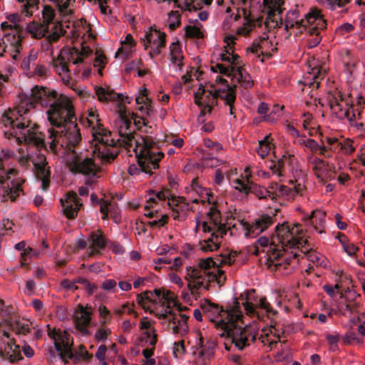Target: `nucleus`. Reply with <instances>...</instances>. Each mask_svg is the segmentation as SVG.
Wrapping results in <instances>:
<instances>
[{"label": "nucleus", "mask_w": 365, "mask_h": 365, "mask_svg": "<svg viewBox=\"0 0 365 365\" xmlns=\"http://www.w3.org/2000/svg\"><path fill=\"white\" fill-rule=\"evenodd\" d=\"M33 163L36 169V177L41 181V188L46 190L50 185L51 172L46 157L43 155H38Z\"/></svg>", "instance_id": "nucleus-28"}, {"label": "nucleus", "mask_w": 365, "mask_h": 365, "mask_svg": "<svg viewBox=\"0 0 365 365\" xmlns=\"http://www.w3.org/2000/svg\"><path fill=\"white\" fill-rule=\"evenodd\" d=\"M216 264L217 262L214 261L212 258L207 257L200 260L196 267L205 270L206 275H208L213 267L216 266Z\"/></svg>", "instance_id": "nucleus-59"}, {"label": "nucleus", "mask_w": 365, "mask_h": 365, "mask_svg": "<svg viewBox=\"0 0 365 365\" xmlns=\"http://www.w3.org/2000/svg\"><path fill=\"white\" fill-rule=\"evenodd\" d=\"M135 156H136V158L138 160V163L136 165L135 164L130 165L128 170V173L131 175H138L140 173H145V174L151 175L153 170H155V169L158 168V163L163 158H160L159 160H158L155 162L156 167L153 168V167L149 166L150 165L149 164H150V162L151 163L152 158H153V157H155L154 155L149 154V156H148L149 159L147 160V163H145L144 166H141V165H140L138 157L136 155H135Z\"/></svg>", "instance_id": "nucleus-39"}, {"label": "nucleus", "mask_w": 365, "mask_h": 365, "mask_svg": "<svg viewBox=\"0 0 365 365\" xmlns=\"http://www.w3.org/2000/svg\"><path fill=\"white\" fill-rule=\"evenodd\" d=\"M185 279L187 281V287L192 294L196 293L202 288L205 289L208 288L207 275H206L205 271L196 266L186 267Z\"/></svg>", "instance_id": "nucleus-19"}, {"label": "nucleus", "mask_w": 365, "mask_h": 365, "mask_svg": "<svg viewBox=\"0 0 365 365\" xmlns=\"http://www.w3.org/2000/svg\"><path fill=\"white\" fill-rule=\"evenodd\" d=\"M356 304L352 302L347 303L342 299L339 304V311L345 317H349L355 312Z\"/></svg>", "instance_id": "nucleus-55"}, {"label": "nucleus", "mask_w": 365, "mask_h": 365, "mask_svg": "<svg viewBox=\"0 0 365 365\" xmlns=\"http://www.w3.org/2000/svg\"><path fill=\"white\" fill-rule=\"evenodd\" d=\"M208 282L212 281H217V283H222L225 280V275L224 271L220 269L219 267L216 266L210 271L207 275Z\"/></svg>", "instance_id": "nucleus-54"}, {"label": "nucleus", "mask_w": 365, "mask_h": 365, "mask_svg": "<svg viewBox=\"0 0 365 365\" xmlns=\"http://www.w3.org/2000/svg\"><path fill=\"white\" fill-rule=\"evenodd\" d=\"M307 63V71L304 78V83L309 86H312L313 87L318 88L319 81L317 80L324 76L326 69L318 66L315 63L314 59L309 60Z\"/></svg>", "instance_id": "nucleus-30"}, {"label": "nucleus", "mask_w": 365, "mask_h": 365, "mask_svg": "<svg viewBox=\"0 0 365 365\" xmlns=\"http://www.w3.org/2000/svg\"><path fill=\"white\" fill-rule=\"evenodd\" d=\"M327 26V21L321 10L313 7L304 15L302 33L309 48L317 46L322 40L321 31Z\"/></svg>", "instance_id": "nucleus-10"}, {"label": "nucleus", "mask_w": 365, "mask_h": 365, "mask_svg": "<svg viewBox=\"0 0 365 365\" xmlns=\"http://www.w3.org/2000/svg\"><path fill=\"white\" fill-rule=\"evenodd\" d=\"M201 308L205 317L211 322H215L216 327L220 329H221V327L219 325V323L221 320H230V317H227V313L233 309L232 307L227 311H224L217 304L212 303L210 301L204 302L201 305Z\"/></svg>", "instance_id": "nucleus-23"}, {"label": "nucleus", "mask_w": 365, "mask_h": 365, "mask_svg": "<svg viewBox=\"0 0 365 365\" xmlns=\"http://www.w3.org/2000/svg\"><path fill=\"white\" fill-rule=\"evenodd\" d=\"M202 229L205 234L203 240L199 243L200 250L203 252H214L219 249L221 239L227 232L225 223L222 222L220 212L214 206L207 212L206 218L200 224L197 222L195 231Z\"/></svg>", "instance_id": "nucleus-7"}, {"label": "nucleus", "mask_w": 365, "mask_h": 365, "mask_svg": "<svg viewBox=\"0 0 365 365\" xmlns=\"http://www.w3.org/2000/svg\"><path fill=\"white\" fill-rule=\"evenodd\" d=\"M235 261V254L234 253H226L221 255L216 258L217 262L216 266L220 267L222 265H231Z\"/></svg>", "instance_id": "nucleus-58"}, {"label": "nucleus", "mask_w": 365, "mask_h": 365, "mask_svg": "<svg viewBox=\"0 0 365 365\" xmlns=\"http://www.w3.org/2000/svg\"><path fill=\"white\" fill-rule=\"evenodd\" d=\"M230 76H232L242 87L246 89L251 88L254 86V81L245 69L242 63L232 71V74Z\"/></svg>", "instance_id": "nucleus-35"}, {"label": "nucleus", "mask_w": 365, "mask_h": 365, "mask_svg": "<svg viewBox=\"0 0 365 365\" xmlns=\"http://www.w3.org/2000/svg\"><path fill=\"white\" fill-rule=\"evenodd\" d=\"M158 202L155 194L146 200L144 205L145 215L151 219L147 222V225L152 228L156 229L165 225L168 220V216L166 214L160 212L156 208Z\"/></svg>", "instance_id": "nucleus-20"}, {"label": "nucleus", "mask_w": 365, "mask_h": 365, "mask_svg": "<svg viewBox=\"0 0 365 365\" xmlns=\"http://www.w3.org/2000/svg\"><path fill=\"white\" fill-rule=\"evenodd\" d=\"M88 240L92 255L99 253L101 250H104L108 243L103 232L99 230L92 232L89 235Z\"/></svg>", "instance_id": "nucleus-36"}, {"label": "nucleus", "mask_w": 365, "mask_h": 365, "mask_svg": "<svg viewBox=\"0 0 365 365\" xmlns=\"http://www.w3.org/2000/svg\"><path fill=\"white\" fill-rule=\"evenodd\" d=\"M308 160L314 175L322 182L327 180L329 174L328 163L315 156L309 157Z\"/></svg>", "instance_id": "nucleus-33"}, {"label": "nucleus", "mask_w": 365, "mask_h": 365, "mask_svg": "<svg viewBox=\"0 0 365 365\" xmlns=\"http://www.w3.org/2000/svg\"><path fill=\"white\" fill-rule=\"evenodd\" d=\"M24 181L16 168L0 162V195L6 200L14 201L20 195Z\"/></svg>", "instance_id": "nucleus-8"}, {"label": "nucleus", "mask_w": 365, "mask_h": 365, "mask_svg": "<svg viewBox=\"0 0 365 365\" xmlns=\"http://www.w3.org/2000/svg\"><path fill=\"white\" fill-rule=\"evenodd\" d=\"M138 304L143 309L164 320L175 334L183 336L188 332V317L177 307V296L164 289L145 291L137 297Z\"/></svg>", "instance_id": "nucleus-2"}, {"label": "nucleus", "mask_w": 365, "mask_h": 365, "mask_svg": "<svg viewBox=\"0 0 365 365\" xmlns=\"http://www.w3.org/2000/svg\"><path fill=\"white\" fill-rule=\"evenodd\" d=\"M283 334L284 330L281 325L277 322H272L269 327L262 329L259 340L264 346L272 349L279 341Z\"/></svg>", "instance_id": "nucleus-25"}, {"label": "nucleus", "mask_w": 365, "mask_h": 365, "mask_svg": "<svg viewBox=\"0 0 365 365\" xmlns=\"http://www.w3.org/2000/svg\"><path fill=\"white\" fill-rule=\"evenodd\" d=\"M170 190L163 189L155 193L158 201L163 202L168 200L167 204L173 209L172 216L175 220L183 219L188 211V203L184 201L182 197H171Z\"/></svg>", "instance_id": "nucleus-17"}, {"label": "nucleus", "mask_w": 365, "mask_h": 365, "mask_svg": "<svg viewBox=\"0 0 365 365\" xmlns=\"http://www.w3.org/2000/svg\"><path fill=\"white\" fill-rule=\"evenodd\" d=\"M236 40L237 37L234 35L224 38V48L218 53L217 63L211 66L213 72L230 76L232 71L242 63L240 56L234 53Z\"/></svg>", "instance_id": "nucleus-11"}, {"label": "nucleus", "mask_w": 365, "mask_h": 365, "mask_svg": "<svg viewBox=\"0 0 365 365\" xmlns=\"http://www.w3.org/2000/svg\"><path fill=\"white\" fill-rule=\"evenodd\" d=\"M227 317H230V320H221L219 323L222 330V332L220 334L221 336L230 337L232 343L240 350H242L255 341L258 333L257 324H249L244 328H241L237 324L238 320L242 317L239 308L238 302H235V306L227 313Z\"/></svg>", "instance_id": "nucleus-6"}, {"label": "nucleus", "mask_w": 365, "mask_h": 365, "mask_svg": "<svg viewBox=\"0 0 365 365\" xmlns=\"http://www.w3.org/2000/svg\"><path fill=\"white\" fill-rule=\"evenodd\" d=\"M325 215L326 213L324 211L320 210H315L312 212L310 215L307 216V217H304V220L312 221V224H313L315 230L319 233H322V230H318L317 225L321 226L324 222Z\"/></svg>", "instance_id": "nucleus-46"}, {"label": "nucleus", "mask_w": 365, "mask_h": 365, "mask_svg": "<svg viewBox=\"0 0 365 365\" xmlns=\"http://www.w3.org/2000/svg\"><path fill=\"white\" fill-rule=\"evenodd\" d=\"M272 141V139L269 135H267L263 140H259L257 152L262 158H265L272 151L274 146Z\"/></svg>", "instance_id": "nucleus-47"}, {"label": "nucleus", "mask_w": 365, "mask_h": 365, "mask_svg": "<svg viewBox=\"0 0 365 365\" xmlns=\"http://www.w3.org/2000/svg\"><path fill=\"white\" fill-rule=\"evenodd\" d=\"M251 173L249 167L245 168V175L233 181L234 187L240 192L248 194L251 190L252 183L250 181Z\"/></svg>", "instance_id": "nucleus-42"}, {"label": "nucleus", "mask_w": 365, "mask_h": 365, "mask_svg": "<svg viewBox=\"0 0 365 365\" xmlns=\"http://www.w3.org/2000/svg\"><path fill=\"white\" fill-rule=\"evenodd\" d=\"M276 236L272 238L267 264L272 269H287V266L297 261V252H288L289 248H303L307 243L302 229L298 224L283 222L275 229Z\"/></svg>", "instance_id": "nucleus-3"}, {"label": "nucleus", "mask_w": 365, "mask_h": 365, "mask_svg": "<svg viewBox=\"0 0 365 365\" xmlns=\"http://www.w3.org/2000/svg\"><path fill=\"white\" fill-rule=\"evenodd\" d=\"M38 103L42 107H48L46 111L48 121L61 131L51 128L48 130V143L51 150H56L58 144L68 143L76 144L81 140L80 130L76 123L72 101L66 95L58 96L54 90L42 86L32 88L29 97H21L19 103L13 110L6 112L1 118L5 127H10L11 135L19 134L24 141L37 146L44 145V138L38 127L27 117L31 109Z\"/></svg>", "instance_id": "nucleus-1"}, {"label": "nucleus", "mask_w": 365, "mask_h": 365, "mask_svg": "<svg viewBox=\"0 0 365 365\" xmlns=\"http://www.w3.org/2000/svg\"><path fill=\"white\" fill-rule=\"evenodd\" d=\"M168 26L170 29H175L180 26V19L178 11H170L168 16Z\"/></svg>", "instance_id": "nucleus-64"}, {"label": "nucleus", "mask_w": 365, "mask_h": 365, "mask_svg": "<svg viewBox=\"0 0 365 365\" xmlns=\"http://www.w3.org/2000/svg\"><path fill=\"white\" fill-rule=\"evenodd\" d=\"M186 190L187 201L195 203L201 202L203 205L207 204L209 206L207 212L212 206L217 209L215 205L212 204L214 199L210 191L201 186L197 178L192 180V183Z\"/></svg>", "instance_id": "nucleus-18"}, {"label": "nucleus", "mask_w": 365, "mask_h": 365, "mask_svg": "<svg viewBox=\"0 0 365 365\" xmlns=\"http://www.w3.org/2000/svg\"><path fill=\"white\" fill-rule=\"evenodd\" d=\"M80 140L76 144H71L66 143L63 145L58 144L56 150H51L53 153H56L58 150V148L66 147L68 150V156L66 159L68 167L71 172L73 173H79L83 175H94L98 168L94 163L93 160L91 158L83 157L81 155L76 153L72 149L76 145H77Z\"/></svg>", "instance_id": "nucleus-12"}, {"label": "nucleus", "mask_w": 365, "mask_h": 365, "mask_svg": "<svg viewBox=\"0 0 365 365\" xmlns=\"http://www.w3.org/2000/svg\"><path fill=\"white\" fill-rule=\"evenodd\" d=\"M137 110H139L143 115L149 116L153 113L152 101L148 97V90L142 88L139 90V93L135 98Z\"/></svg>", "instance_id": "nucleus-34"}, {"label": "nucleus", "mask_w": 365, "mask_h": 365, "mask_svg": "<svg viewBox=\"0 0 365 365\" xmlns=\"http://www.w3.org/2000/svg\"><path fill=\"white\" fill-rule=\"evenodd\" d=\"M250 192H252L259 199H265L267 197L271 198V192L269 191V186L266 188L259 185L252 184L251 190Z\"/></svg>", "instance_id": "nucleus-52"}, {"label": "nucleus", "mask_w": 365, "mask_h": 365, "mask_svg": "<svg viewBox=\"0 0 365 365\" xmlns=\"http://www.w3.org/2000/svg\"><path fill=\"white\" fill-rule=\"evenodd\" d=\"M253 53L260 52L262 55L271 56L272 53L277 50L276 44H274L268 37L260 38L259 42L257 44L253 43L250 48Z\"/></svg>", "instance_id": "nucleus-37"}, {"label": "nucleus", "mask_w": 365, "mask_h": 365, "mask_svg": "<svg viewBox=\"0 0 365 365\" xmlns=\"http://www.w3.org/2000/svg\"><path fill=\"white\" fill-rule=\"evenodd\" d=\"M318 2L331 10L344 7L349 2V0H317Z\"/></svg>", "instance_id": "nucleus-56"}, {"label": "nucleus", "mask_w": 365, "mask_h": 365, "mask_svg": "<svg viewBox=\"0 0 365 365\" xmlns=\"http://www.w3.org/2000/svg\"><path fill=\"white\" fill-rule=\"evenodd\" d=\"M344 342L346 344L352 346L360 345L362 344V339L359 337L354 332L349 331L344 337Z\"/></svg>", "instance_id": "nucleus-61"}, {"label": "nucleus", "mask_w": 365, "mask_h": 365, "mask_svg": "<svg viewBox=\"0 0 365 365\" xmlns=\"http://www.w3.org/2000/svg\"><path fill=\"white\" fill-rule=\"evenodd\" d=\"M1 339L4 340V342L6 341V345L4 346L2 353H0L1 355L5 356L11 362L22 359L20 346L16 344V341L10 337L8 332L2 331Z\"/></svg>", "instance_id": "nucleus-29"}, {"label": "nucleus", "mask_w": 365, "mask_h": 365, "mask_svg": "<svg viewBox=\"0 0 365 365\" xmlns=\"http://www.w3.org/2000/svg\"><path fill=\"white\" fill-rule=\"evenodd\" d=\"M199 4L197 0H180L178 7L189 11H196Z\"/></svg>", "instance_id": "nucleus-63"}, {"label": "nucleus", "mask_w": 365, "mask_h": 365, "mask_svg": "<svg viewBox=\"0 0 365 365\" xmlns=\"http://www.w3.org/2000/svg\"><path fill=\"white\" fill-rule=\"evenodd\" d=\"M86 122L88 127L90 128L94 141L106 145L113 144L110 132L106 130L101 124L98 114L96 109L90 108L88 110Z\"/></svg>", "instance_id": "nucleus-15"}, {"label": "nucleus", "mask_w": 365, "mask_h": 365, "mask_svg": "<svg viewBox=\"0 0 365 365\" xmlns=\"http://www.w3.org/2000/svg\"><path fill=\"white\" fill-rule=\"evenodd\" d=\"M131 115L132 113L129 111L121 108L119 110L118 117L115 121V126L120 135L118 141L128 151L133 148V152L138 157L141 166H144L147 163L149 154L154 155L155 157H153L149 166L155 168L156 167L155 162L160 158H163L164 154L160 150L158 144L151 137L132 133Z\"/></svg>", "instance_id": "nucleus-4"}, {"label": "nucleus", "mask_w": 365, "mask_h": 365, "mask_svg": "<svg viewBox=\"0 0 365 365\" xmlns=\"http://www.w3.org/2000/svg\"><path fill=\"white\" fill-rule=\"evenodd\" d=\"M18 152L19 153V155H16V158L19 163L24 167L29 165L30 155L29 154L27 147L26 145L21 146L18 149Z\"/></svg>", "instance_id": "nucleus-57"}, {"label": "nucleus", "mask_w": 365, "mask_h": 365, "mask_svg": "<svg viewBox=\"0 0 365 365\" xmlns=\"http://www.w3.org/2000/svg\"><path fill=\"white\" fill-rule=\"evenodd\" d=\"M195 103L202 108L201 115L210 113L213 106L216 104L214 91H206L201 84L195 93Z\"/></svg>", "instance_id": "nucleus-24"}, {"label": "nucleus", "mask_w": 365, "mask_h": 365, "mask_svg": "<svg viewBox=\"0 0 365 365\" xmlns=\"http://www.w3.org/2000/svg\"><path fill=\"white\" fill-rule=\"evenodd\" d=\"M63 32L62 25L59 23L55 24L51 29V33L48 36V41L51 42L56 41L63 34Z\"/></svg>", "instance_id": "nucleus-60"}, {"label": "nucleus", "mask_w": 365, "mask_h": 365, "mask_svg": "<svg viewBox=\"0 0 365 365\" xmlns=\"http://www.w3.org/2000/svg\"><path fill=\"white\" fill-rule=\"evenodd\" d=\"M231 1L233 4L237 6V14L235 16V21L242 17H247L251 15V0H231Z\"/></svg>", "instance_id": "nucleus-43"}, {"label": "nucleus", "mask_w": 365, "mask_h": 365, "mask_svg": "<svg viewBox=\"0 0 365 365\" xmlns=\"http://www.w3.org/2000/svg\"><path fill=\"white\" fill-rule=\"evenodd\" d=\"M339 240L343 247L344 250L350 256L354 255L358 251V247L352 242H350L346 236L341 235Z\"/></svg>", "instance_id": "nucleus-53"}, {"label": "nucleus", "mask_w": 365, "mask_h": 365, "mask_svg": "<svg viewBox=\"0 0 365 365\" xmlns=\"http://www.w3.org/2000/svg\"><path fill=\"white\" fill-rule=\"evenodd\" d=\"M282 161L278 160L277 161L272 160L268 164V168L271 170L273 175H276L279 177L282 176Z\"/></svg>", "instance_id": "nucleus-62"}, {"label": "nucleus", "mask_w": 365, "mask_h": 365, "mask_svg": "<svg viewBox=\"0 0 365 365\" xmlns=\"http://www.w3.org/2000/svg\"><path fill=\"white\" fill-rule=\"evenodd\" d=\"M92 310L91 307L78 304L73 314L75 327L83 334H88V327L91 320Z\"/></svg>", "instance_id": "nucleus-27"}, {"label": "nucleus", "mask_w": 365, "mask_h": 365, "mask_svg": "<svg viewBox=\"0 0 365 365\" xmlns=\"http://www.w3.org/2000/svg\"><path fill=\"white\" fill-rule=\"evenodd\" d=\"M303 19H300L299 12L297 9H292L287 13L284 26L287 31L296 29L299 33H302Z\"/></svg>", "instance_id": "nucleus-38"}, {"label": "nucleus", "mask_w": 365, "mask_h": 365, "mask_svg": "<svg viewBox=\"0 0 365 365\" xmlns=\"http://www.w3.org/2000/svg\"><path fill=\"white\" fill-rule=\"evenodd\" d=\"M18 1L22 4L23 12L27 16H31L38 9L39 0H18Z\"/></svg>", "instance_id": "nucleus-51"}, {"label": "nucleus", "mask_w": 365, "mask_h": 365, "mask_svg": "<svg viewBox=\"0 0 365 365\" xmlns=\"http://www.w3.org/2000/svg\"><path fill=\"white\" fill-rule=\"evenodd\" d=\"M328 105L332 115L341 120H347L351 125L362 126V119L365 101L356 92L343 94L335 90L328 93Z\"/></svg>", "instance_id": "nucleus-5"}, {"label": "nucleus", "mask_w": 365, "mask_h": 365, "mask_svg": "<svg viewBox=\"0 0 365 365\" xmlns=\"http://www.w3.org/2000/svg\"><path fill=\"white\" fill-rule=\"evenodd\" d=\"M26 29L33 38H41L48 31V26L46 24L33 21L28 24Z\"/></svg>", "instance_id": "nucleus-44"}, {"label": "nucleus", "mask_w": 365, "mask_h": 365, "mask_svg": "<svg viewBox=\"0 0 365 365\" xmlns=\"http://www.w3.org/2000/svg\"><path fill=\"white\" fill-rule=\"evenodd\" d=\"M91 52V49L83 44L81 45V51L75 47H65L61 49L58 57L53 60V68L56 73L61 78L62 81L68 83L70 80V71L68 67V62L72 61L73 64L81 63Z\"/></svg>", "instance_id": "nucleus-9"}, {"label": "nucleus", "mask_w": 365, "mask_h": 365, "mask_svg": "<svg viewBox=\"0 0 365 365\" xmlns=\"http://www.w3.org/2000/svg\"><path fill=\"white\" fill-rule=\"evenodd\" d=\"M46 327L48 329V335L53 340L57 351H59L61 355L63 357L71 359L73 357V353L71 351L73 341L69 334L66 331L61 330L60 329H51L49 324Z\"/></svg>", "instance_id": "nucleus-16"}, {"label": "nucleus", "mask_w": 365, "mask_h": 365, "mask_svg": "<svg viewBox=\"0 0 365 365\" xmlns=\"http://www.w3.org/2000/svg\"><path fill=\"white\" fill-rule=\"evenodd\" d=\"M282 0H263V11L267 13V19L274 24L273 26L282 24V18L279 15L282 12Z\"/></svg>", "instance_id": "nucleus-31"}, {"label": "nucleus", "mask_w": 365, "mask_h": 365, "mask_svg": "<svg viewBox=\"0 0 365 365\" xmlns=\"http://www.w3.org/2000/svg\"><path fill=\"white\" fill-rule=\"evenodd\" d=\"M340 142L341 140H339L337 138L335 137L327 136L322 138L321 139V155H327V157H330L331 155L329 154V152H339Z\"/></svg>", "instance_id": "nucleus-40"}, {"label": "nucleus", "mask_w": 365, "mask_h": 365, "mask_svg": "<svg viewBox=\"0 0 365 365\" xmlns=\"http://www.w3.org/2000/svg\"><path fill=\"white\" fill-rule=\"evenodd\" d=\"M184 56L178 41L173 42L169 46V59L172 64L180 69Z\"/></svg>", "instance_id": "nucleus-41"}, {"label": "nucleus", "mask_w": 365, "mask_h": 365, "mask_svg": "<svg viewBox=\"0 0 365 365\" xmlns=\"http://www.w3.org/2000/svg\"><path fill=\"white\" fill-rule=\"evenodd\" d=\"M139 328L141 330H148L150 331V334L152 336L149 340V344L152 346H155L157 342V334L155 333V330L153 327L151 321H150L148 317L142 318L139 323Z\"/></svg>", "instance_id": "nucleus-49"}, {"label": "nucleus", "mask_w": 365, "mask_h": 365, "mask_svg": "<svg viewBox=\"0 0 365 365\" xmlns=\"http://www.w3.org/2000/svg\"><path fill=\"white\" fill-rule=\"evenodd\" d=\"M273 223V217L266 214L255 218L251 225L247 222H241V225L245 230V235L248 237H256L269 228Z\"/></svg>", "instance_id": "nucleus-21"}, {"label": "nucleus", "mask_w": 365, "mask_h": 365, "mask_svg": "<svg viewBox=\"0 0 365 365\" xmlns=\"http://www.w3.org/2000/svg\"><path fill=\"white\" fill-rule=\"evenodd\" d=\"M213 87L215 101L217 98L222 99L225 104H231L235 102L236 95L235 91V86H230L226 79L221 76H216Z\"/></svg>", "instance_id": "nucleus-22"}, {"label": "nucleus", "mask_w": 365, "mask_h": 365, "mask_svg": "<svg viewBox=\"0 0 365 365\" xmlns=\"http://www.w3.org/2000/svg\"><path fill=\"white\" fill-rule=\"evenodd\" d=\"M140 41L150 58H154L165 48L166 34L160 29L150 26L144 31Z\"/></svg>", "instance_id": "nucleus-14"}, {"label": "nucleus", "mask_w": 365, "mask_h": 365, "mask_svg": "<svg viewBox=\"0 0 365 365\" xmlns=\"http://www.w3.org/2000/svg\"><path fill=\"white\" fill-rule=\"evenodd\" d=\"M61 204L63 214L68 219L75 218L83 205L81 200L73 192L67 193L63 198H61Z\"/></svg>", "instance_id": "nucleus-26"}, {"label": "nucleus", "mask_w": 365, "mask_h": 365, "mask_svg": "<svg viewBox=\"0 0 365 365\" xmlns=\"http://www.w3.org/2000/svg\"><path fill=\"white\" fill-rule=\"evenodd\" d=\"M244 19L243 24L236 30V34L242 36H248L255 28V21L252 17V14Z\"/></svg>", "instance_id": "nucleus-50"}, {"label": "nucleus", "mask_w": 365, "mask_h": 365, "mask_svg": "<svg viewBox=\"0 0 365 365\" xmlns=\"http://www.w3.org/2000/svg\"><path fill=\"white\" fill-rule=\"evenodd\" d=\"M202 24L197 22L194 24L187 25L184 28L185 36L189 38H202L203 32L201 30Z\"/></svg>", "instance_id": "nucleus-48"}, {"label": "nucleus", "mask_w": 365, "mask_h": 365, "mask_svg": "<svg viewBox=\"0 0 365 365\" xmlns=\"http://www.w3.org/2000/svg\"><path fill=\"white\" fill-rule=\"evenodd\" d=\"M100 205V211L103 213V220H107L108 217V212H110L111 217L113 219L114 222L118 223L120 221V215L116 211H114V207L112 204L108 202L106 200H101L99 201Z\"/></svg>", "instance_id": "nucleus-45"}, {"label": "nucleus", "mask_w": 365, "mask_h": 365, "mask_svg": "<svg viewBox=\"0 0 365 365\" xmlns=\"http://www.w3.org/2000/svg\"><path fill=\"white\" fill-rule=\"evenodd\" d=\"M94 90L98 101L102 103L119 102L123 100L121 94L116 93L108 86H96Z\"/></svg>", "instance_id": "nucleus-32"}, {"label": "nucleus", "mask_w": 365, "mask_h": 365, "mask_svg": "<svg viewBox=\"0 0 365 365\" xmlns=\"http://www.w3.org/2000/svg\"><path fill=\"white\" fill-rule=\"evenodd\" d=\"M294 178L293 187H289L284 185L272 182L269 185L271 199L282 198L286 200H293L295 194H302L305 186L304 184V174L302 170L296 168L292 170Z\"/></svg>", "instance_id": "nucleus-13"}]
</instances>
